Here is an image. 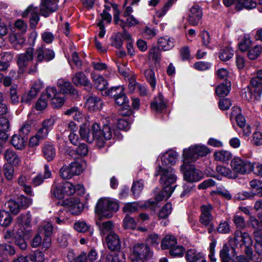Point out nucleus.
<instances>
[{
    "label": "nucleus",
    "instance_id": "obj_52",
    "mask_svg": "<svg viewBox=\"0 0 262 262\" xmlns=\"http://www.w3.org/2000/svg\"><path fill=\"white\" fill-rule=\"evenodd\" d=\"M242 231L236 230L234 233V238L230 241L231 245L235 247L242 246L243 245Z\"/></svg>",
    "mask_w": 262,
    "mask_h": 262
},
{
    "label": "nucleus",
    "instance_id": "obj_55",
    "mask_svg": "<svg viewBox=\"0 0 262 262\" xmlns=\"http://www.w3.org/2000/svg\"><path fill=\"white\" fill-rule=\"evenodd\" d=\"M47 105L48 100L46 98V95H41L36 102L35 108L37 111H42L47 107Z\"/></svg>",
    "mask_w": 262,
    "mask_h": 262
},
{
    "label": "nucleus",
    "instance_id": "obj_33",
    "mask_svg": "<svg viewBox=\"0 0 262 262\" xmlns=\"http://www.w3.org/2000/svg\"><path fill=\"white\" fill-rule=\"evenodd\" d=\"M5 159L9 162L8 164L17 165L19 162V159L16 153L11 149H7L5 154Z\"/></svg>",
    "mask_w": 262,
    "mask_h": 262
},
{
    "label": "nucleus",
    "instance_id": "obj_41",
    "mask_svg": "<svg viewBox=\"0 0 262 262\" xmlns=\"http://www.w3.org/2000/svg\"><path fill=\"white\" fill-rule=\"evenodd\" d=\"M262 52V46L257 45L250 49L248 53V57L250 59H256Z\"/></svg>",
    "mask_w": 262,
    "mask_h": 262
},
{
    "label": "nucleus",
    "instance_id": "obj_26",
    "mask_svg": "<svg viewBox=\"0 0 262 262\" xmlns=\"http://www.w3.org/2000/svg\"><path fill=\"white\" fill-rule=\"evenodd\" d=\"M150 106L153 111L157 112H161L166 108V104L164 100L163 97L161 94H159L156 97L154 100L151 102Z\"/></svg>",
    "mask_w": 262,
    "mask_h": 262
},
{
    "label": "nucleus",
    "instance_id": "obj_56",
    "mask_svg": "<svg viewBox=\"0 0 262 262\" xmlns=\"http://www.w3.org/2000/svg\"><path fill=\"white\" fill-rule=\"evenodd\" d=\"M229 248L226 244H224L221 250L220 255L222 262H229Z\"/></svg>",
    "mask_w": 262,
    "mask_h": 262
},
{
    "label": "nucleus",
    "instance_id": "obj_40",
    "mask_svg": "<svg viewBox=\"0 0 262 262\" xmlns=\"http://www.w3.org/2000/svg\"><path fill=\"white\" fill-rule=\"evenodd\" d=\"M233 55V51L229 48H225L220 50L219 58L222 61H227Z\"/></svg>",
    "mask_w": 262,
    "mask_h": 262
},
{
    "label": "nucleus",
    "instance_id": "obj_43",
    "mask_svg": "<svg viewBox=\"0 0 262 262\" xmlns=\"http://www.w3.org/2000/svg\"><path fill=\"white\" fill-rule=\"evenodd\" d=\"M74 228L77 232H85L89 230L90 226L84 221H78L74 223Z\"/></svg>",
    "mask_w": 262,
    "mask_h": 262
},
{
    "label": "nucleus",
    "instance_id": "obj_60",
    "mask_svg": "<svg viewBox=\"0 0 262 262\" xmlns=\"http://www.w3.org/2000/svg\"><path fill=\"white\" fill-rule=\"evenodd\" d=\"M59 173L63 179H70L73 177L68 165L63 166L60 170Z\"/></svg>",
    "mask_w": 262,
    "mask_h": 262
},
{
    "label": "nucleus",
    "instance_id": "obj_24",
    "mask_svg": "<svg viewBox=\"0 0 262 262\" xmlns=\"http://www.w3.org/2000/svg\"><path fill=\"white\" fill-rule=\"evenodd\" d=\"M73 83L77 86H90L91 82L85 74L81 72L76 73L72 78Z\"/></svg>",
    "mask_w": 262,
    "mask_h": 262
},
{
    "label": "nucleus",
    "instance_id": "obj_48",
    "mask_svg": "<svg viewBox=\"0 0 262 262\" xmlns=\"http://www.w3.org/2000/svg\"><path fill=\"white\" fill-rule=\"evenodd\" d=\"M143 187L144 184L142 180L134 182L132 187V191L135 197H138Z\"/></svg>",
    "mask_w": 262,
    "mask_h": 262
},
{
    "label": "nucleus",
    "instance_id": "obj_59",
    "mask_svg": "<svg viewBox=\"0 0 262 262\" xmlns=\"http://www.w3.org/2000/svg\"><path fill=\"white\" fill-rule=\"evenodd\" d=\"M201 253V252H199L195 249H189L186 252V257L188 262H194L195 259Z\"/></svg>",
    "mask_w": 262,
    "mask_h": 262
},
{
    "label": "nucleus",
    "instance_id": "obj_38",
    "mask_svg": "<svg viewBox=\"0 0 262 262\" xmlns=\"http://www.w3.org/2000/svg\"><path fill=\"white\" fill-rule=\"evenodd\" d=\"M52 194L56 198L59 199H63L64 196L62 184L59 185L56 182L53 184L51 188Z\"/></svg>",
    "mask_w": 262,
    "mask_h": 262
},
{
    "label": "nucleus",
    "instance_id": "obj_64",
    "mask_svg": "<svg viewBox=\"0 0 262 262\" xmlns=\"http://www.w3.org/2000/svg\"><path fill=\"white\" fill-rule=\"evenodd\" d=\"M29 256L30 260L33 262H43L45 260L44 255L41 251H36Z\"/></svg>",
    "mask_w": 262,
    "mask_h": 262
},
{
    "label": "nucleus",
    "instance_id": "obj_37",
    "mask_svg": "<svg viewBox=\"0 0 262 262\" xmlns=\"http://www.w3.org/2000/svg\"><path fill=\"white\" fill-rule=\"evenodd\" d=\"M12 219L10 214L4 210H0V225L7 227L10 225Z\"/></svg>",
    "mask_w": 262,
    "mask_h": 262
},
{
    "label": "nucleus",
    "instance_id": "obj_25",
    "mask_svg": "<svg viewBox=\"0 0 262 262\" xmlns=\"http://www.w3.org/2000/svg\"><path fill=\"white\" fill-rule=\"evenodd\" d=\"M158 45L162 50L168 51L174 47V39L168 36L161 37L158 39Z\"/></svg>",
    "mask_w": 262,
    "mask_h": 262
},
{
    "label": "nucleus",
    "instance_id": "obj_7",
    "mask_svg": "<svg viewBox=\"0 0 262 262\" xmlns=\"http://www.w3.org/2000/svg\"><path fill=\"white\" fill-rule=\"evenodd\" d=\"M230 166L233 172L237 176L238 174H244L251 172L253 164L241 158L235 157L231 160Z\"/></svg>",
    "mask_w": 262,
    "mask_h": 262
},
{
    "label": "nucleus",
    "instance_id": "obj_15",
    "mask_svg": "<svg viewBox=\"0 0 262 262\" xmlns=\"http://www.w3.org/2000/svg\"><path fill=\"white\" fill-rule=\"evenodd\" d=\"M58 0H41L40 6V13L45 17H48L51 13L57 10Z\"/></svg>",
    "mask_w": 262,
    "mask_h": 262
},
{
    "label": "nucleus",
    "instance_id": "obj_29",
    "mask_svg": "<svg viewBox=\"0 0 262 262\" xmlns=\"http://www.w3.org/2000/svg\"><path fill=\"white\" fill-rule=\"evenodd\" d=\"M96 225L98 226L101 235H104L112 231L114 227V224L111 221L102 222L100 220L96 221Z\"/></svg>",
    "mask_w": 262,
    "mask_h": 262
},
{
    "label": "nucleus",
    "instance_id": "obj_4",
    "mask_svg": "<svg viewBox=\"0 0 262 262\" xmlns=\"http://www.w3.org/2000/svg\"><path fill=\"white\" fill-rule=\"evenodd\" d=\"M243 97L249 102L259 101L262 94V81L254 77L251 78L250 85L244 89Z\"/></svg>",
    "mask_w": 262,
    "mask_h": 262
},
{
    "label": "nucleus",
    "instance_id": "obj_57",
    "mask_svg": "<svg viewBox=\"0 0 262 262\" xmlns=\"http://www.w3.org/2000/svg\"><path fill=\"white\" fill-rule=\"evenodd\" d=\"M172 205L170 203L166 204L161 209L159 213V216L160 218L167 217L171 212Z\"/></svg>",
    "mask_w": 262,
    "mask_h": 262
},
{
    "label": "nucleus",
    "instance_id": "obj_42",
    "mask_svg": "<svg viewBox=\"0 0 262 262\" xmlns=\"http://www.w3.org/2000/svg\"><path fill=\"white\" fill-rule=\"evenodd\" d=\"M105 262H125L124 255L121 252L114 255H108Z\"/></svg>",
    "mask_w": 262,
    "mask_h": 262
},
{
    "label": "nucleus",
    "instance_id": "obj_14",
    "mask_svg": "<svg viewBox=\"0 0 262 262\" xmlns=\"http://www.w3.org/2000/svg\"><path fill=\"white\" fill-rule=\"evenodd\" d=\"M64 204L67 206L71 213L75 215L80 214L84 208L83 204L78 198H71L64 201Z\"/></svg>",
    "mask_w": 262,
    "mask_h": 262
},
{
    "label": "nucleus",
    "instance_id": "obj_19",
    "mask_svg": "<svg viewBox=\"0 0 262 262\" xmlns=\"http://www.w3.org/2000/svg\"><path fill=\"white\" fill-rule=\"evenodd\" d=\"M30 15V22L31 28H35L39 20L37 7L31 5L23 12V16L26 17Z\"/></svg>",
    "mask_w": 262,
    "mask_h": 262
},
{
    "label": "nucleus",
    "instance_id": "obj_61",
    "mask_svg": "<svg viewBox=\"0 0 262 262\" xmlns=\"http://www.w3.org/2000/svg\"><path fill=\"white\" fill-rule=\"evenodd\" d=\"M252 143L256 146L262 145V133L257 131L255 132L252 135L251 140Z\"/></svg>",
    "mask_w": 262,
    "mask_h": 262
},
{
    "label": "nucleus",
    "instance_id": "obj_6",
    "mask_svg": "<svg viewBox=\"0 0 262 262\" xmlns=\"http://www.w3.org/2000/svg\"><path fill=\"white\" fill-rule=\"evenodd\" d=\"M35 60L36 63L34 68L30 70L29 73L33 74L37 70V63L43 61H49L52 60L55 57L54 52L48 48H46L43 45L38 47L34 53Z\"/></svg>",
    "mask_w": 262,
    "mask_h": 262
},
{
    "label": "nucleus",
    "instance_id": "obj_54",
    "mask_svg": "<svg viewBox=\"0 0 262 262\" xmlns=\"http://www.w3.org/2000/svg\"><path fill=\"white\" fill-rule=\"evenodd\" d=\"M112 45L117 49H120L122 47L123 41L122 40V35L120 33H118L111 38Z\"/></svg>",
    "mask_w": 262,
    "mask_h": 262
},
{
    "label": "nucleus",
    "instance_id": "obj_1",
    "mask_svg": "<svg viewBox=\"0 0 262 262\" xmlns=\"http://www.w3.org/2000/svg\"><path fill=\"white\" fill-rule=\"evenodd\" d=\"M79 134L81 138L91 143L95 142V144L99 148L104 146L105 141L111 139L112 131L108 125H105L102 128L97 123H94L91 129L85 126H81L79 129Z\"/></svg>",
    "mask_w": 262,
    "mask_h": 262
},
{
    "label": "nucleus",
    "instance_id": "obj_8",
    "mask_svg": "<svg viewBox=\"0 0 262 262\" xmlns=\"http://www.w3.org/2000/svg\"><path fill=\"white\" fill-rule=\"evenodd\" d=\"M46 95V98L51 100V105L54 108L61 107L65 101L64 95L60 93H57L56 89L53 86L46 88V91L42 94Z\"/></svg>",
    "mask_w": 262,
    "mask_h": 262
},
{
    "label": "nucleus",
    "instance_id": "obj_51",
    "mask_svg": "<svg viewBox=\"0 0 262 262\" xmlns=\"http://www.w3.org/2000/svg\"><path fill=\"white\" fill-rule=\"evenodd\" d=\"M112 7L114 10V19L116 24L119 25L122 28L125 27V22L119 19L120 12L118 9V6L116 4H112Z\"/></svg>",
    "mask_w": 262,
    "mask_h": 262
},
{
    "label": "nucleus",
    "instance_id": "obj_5",
    "mask_svg": "<svg viewBox=\"0 0 262 262\" xmlns=\"http://www.w3.org/2000/svg\"><path fill=\"white\" fill-rule=\"evenodd\" d=\"M209 152L208 148L203 145H195L183 150L184 163L194 162L199 156H205Z\"/></svg>",
    "mask_w": 262,
    "mask_h": 262
},
{
    "label": "nucleus",
    "instance_id": "obj_35",
    "mask_svg": "<svg viewBox=\"0 0 262 262\" xmlns=\"http://www.w3.org/2000/svg\"><path fill=\"white\" fill-rule=\"evenodd\" d=\"M214 157L216 161L221 162H226L230 160L232 158V154L227 150H220L214 153Z\"/></svg>",
    "mask_w": 262,
    "mask_h": 262
},
{
    "label": "nucleus",
    "instance_id": "obj_30",
    "mask_svg": "<svg viewBox=\"0 0 262 262\" xmlns=\"http://www.w3.org/2000/svg\"><path fill=\"white\" fill-rule=\"evenodd\" d=\"M177 245L176 238L172 235H167L162 240L161 247L162 249L170 250Z\"/></svg>",
    "mask_w": 262,
    "mask_h": 262
},
{
    "label": "nucleus",
    "instance_id": "obj_45",
    "mask_svg": "<svg viewBox=\"0 0 262 262\" xmlns=\"http://www.w3.org/2000/svg\"><path fill=\"white\" fill-rule=\"evenodd\" d=\"M144 75L147 81L149 82L151 86L154 89L156 85V79L155 73L151 69H147L145 71Z\"/></svg>",
    "mask_w": 262,
    "mask_h": 262
},
{
    "label": "nucleus",
    "instance_id": "obj_62",
    "mask_svg": "<svg viewBox=\"0 0 262 262\" xmlns=\"http://www.w3.org/2000/svg\"><path fill=\"white\" fill-rule=\"evenodd\" d=\"M17 202L19 203L20 210L22 208H26L29 207L32 204V200L30 198L21 196L17 199Z\"/></svg>",
    "mask_w": 262,
    "mask_h": 262
},
{
    "label": "nucleus",
    "instance_id": "obj_49",
    "mask_svg": "<svg viewBox=\"0 0 262 262\" xmlns=\"http://www.w3.org/2000/svg\"><path fill=\"white\" fill-rule=\"evenodd\" d=\"M39 231L45 236H51L53 232V226L50 223L48 222H45L39 228Z\"/></svg>",
    "mask_w": 262,
    "mask_h": 262
},
{
    "label": "nucleus",
    "instance_id": "obj_28",
    "mask_svg": "<svg viewBox=\"0 0 262 262\" xmlns=\"http://www.w3.org/2000/svg\"><path fill=\"white\" fill-rule=\"evenodd\" d=\"M10 127V123L8 119L6 117L0 118V139L6 141L8 135L7 132Z\"/></svg>",
    "mask_w": 262,
    "mask_h": 262
},
{
    "label": "nucleus",
    "instance_id": "obj_31",
    "mask_svg": "<svg viewBox=\"0 0 262 262\" xmlns=\"http://www.w3.org/2000/svg\"><path fill=\"white\" fill-rule=\"evenodd\" d=\"M92 79L97 89L103 91L107 88L108 83L101 75L92 74Z\"/></svg>",
    "mask_w": 262,
    "mask_h": 262
},
{
    "label": "nucleus",
    "instance_id": "obj_13",
    "mask_svg": "<svg viewBox=\"0 0 262 262\" xmlns=\"http://www.w3.org/2000/svg\"><path fill=\"white\" fill-rule=\"evenodd\" d=\"M178 157V154L176 151L173 150H168L164 154H163L161 156V160L162 162V165H159L156 169L159 167L161 166L165 170H170L172 169V171L174 173V171L173 169L171 168H165L164 167L165 166H168L169 165H174L177 161ZM175 175V173H174Z\"/></svg>",
    "mask_w": 262,
    "mask_h": 262
},
{
    "label": "nucleus",
    "instance_id": "obj_2",
    "mask_svg": "<svg viewBox=\"0 0 262 262\" xmlns=\"http://www.w3.org/2000/svg\"><path fill=\"white\" fill-rule=\"evenodd\" d=\"M161 175L160 183L164 188L156 196L155 201H148L146 204L147 206H154L164 199H168L174 190V187L170 185L173 184L177 179L172 169L165 170L161 166H159L156 170L155 176Z\"/></svg>",
    "mask_w": 262,
    "mask_h": 262
},
{
    "label": "nucleus",
    "instance_id": "obj_9",
    "mask_svg": "<svg viewBox=\"0 0 262 262\" xmlns=\"http://www.w3.org/2000/svg\"><path fill=\"white\" fill-rule=\"evenodd\" d=\"M151 256L149 247L144 244H137L133 247L130 258L131 259H146Z\"/></svg>",
    "mask_w": 262,
    "mask_h": 262
},
{
    "label": "nucleus",
    "instance_id": "obj_53",
    "mask_svg": "<svg viewBox=\"0 0 262 262\" xmlns=\"http://www.w3.org/2000/svg\"><path fill=\"white\" fill-rule=\"evenodd\" d=\"M184 251L183 246L177 245L169 250V254L172 257H181L183 255Z\"/></svg>",
    "mask_w": 262,
    "mask_h": 262
},
{
    "label": "nucleus",
    "instance_id": "obj_44",
    "mask_svg": "<svg viewBox=\"0 0 262 262\" xmlns=\"http://www.w3.org/2000/svg\"><path fill=\"white\" fill-rule=\"evenodd\" d=\"M6 208L9 209L14 214H17L20 210V206L17 201L10 200L5 204Z\"/></svg>",
    "mask_w": 262,
    "mask_h": 262
},
{
    "label": "nucleus",
    "instance_id": "obj_39",
    "mask_svg": "<svg viewBox=\"0 0 262 262\" xmlns=\"http://www.w3.org/2000/svg\"><path fill=\"white\" fill-rule=\"evenodd\" d=\"M15 253L14 248L10 245L3 244L0 245V256H7Z\"/></svg>",
    "mask_w": 262,
    "mask_h": 262
},
{
    "label": "nucleus",
    "instance_id": "obj_46",
    "mask_svg": "<svg viewBox=\"0 0 262 262\" xmlns=\"http://www.w3.org/2000/svg\"><path fill=\"white\" fill-rule=\"evenodd\" d=\"M148 58L156 62H159L161 59V52L156 47H152L148 51Z\"/></svg>",
    "mask_w": 262,
    "mask_h": 262
},
{
    "label": "nucleus",
    "instance_id": "obj_34",
    "mask_svg": "<svg viewBox=\"0 0 262 262\" xmlns=\"http://www.w3.org/2000/svg\"><path fill=\"white\" fill-rule=\"evenodd\" d=\"M231 89L230 82L226 81V83H222L219 85L216 88V93L219 97H225L227 96Z\"/></svg>",
    "mask_w": 262,
    "mask_h": 262
},
{
    "label": "nucleus",
    "instance_id": "obj_18",
    "mask_svg": "<svg viewBox=\"0 0 262 262\" xmlns=\"http://www.w3.org/2000/svg\"><path fill=\"white\" fill-rule=\"evenodd\" d=\"M261 181L258 180H253L250 182L251 191L250 192H245L242 194H237L235 196L237 199L244 200L245 198H250L256 195V193L259 190L260 185Z\"/></svg>",
    "mask_w": 262,
    "mask_h": 262
},
{
    "label": "nucleus",
    "instance_id": "obj_22",
    "mask_svg": "<svg viewBox=\"0 0 262 262\" xmlns=\"http://www.w3.org/2000/svg\"><path fill=\"white\" fill-rule=\"evenodd\" d=\"M106 243L108 248L112 250L119 249L120 247V240L118 235L111 232L106 237Z\"/></svg>",
    "mask_w": 262,
    "mask_h": 262
},
{
    "label": "nucleus",
    "instance_id": "obj_47",
    "mask_svg": "<svg viewBox=\"0 0 262 262\" xmlns=\"http://www.w3.org/2000/svg\"><path fill=\"white\" fill-rule=\"evenodd\" d=\"M68 166L73 176L79 175L83 171L82 165L78 162H72Z\"/></svg>",
    "mask_w": 262,
    "mask_h": 262
},
{
    "label": "nucleus",
    "instance_id": "obj_17",
    "mask_svg": "<svg viewBox=\"0 0 262 262\" xmlns=\"http://www.w3.org/2000/svg\"><path fill=\"white\" fill-rule=\"evenodd\" d=\"M212 207L210 204L204 205L201 206V215L200 217V223L206 227L210 225L212 220L211 211Z\"/></svg>",
    "mask_w": 262,
    "mask_h": 262
},
{
    "label": "nucleus",
    "instance_id": "obj_3",
    "mask_svg": "<svg viewBox=\"0 0 262 262\" xmlns=\"http://www.w3.org/2000/svg\"><path fill=\"white\" fill-rule=\"evenodd\" d=\"M119 209L118 203L112 199L103 198L100 199L95 207V213L99 217L111 218L113 215V213Z\"/></svg>",
    "mask_w": 262,
    "mask_h": 262
},
{
    "label": "nucleus",
    "instance_id": "obj_12",
    "mask_svg": "<svg viewBox=\"0 0 262 262\" xmlns=\"http://www.w3.org/2000/svg\"><path fill=\"white\" fill-rule=\"evenodd\" d=\"M184 179L188 182H196L203 178V174L201 170L194 165H190L183 172Z\"/></svg>",
    "mask_w": 262,
    "mask_h": 262
},
{
    "label": "nucleus",
    "instance_id": "obj_20",
    "mask_svg": "<svg viewBox=\"0 0 262 262\" xmlns=\"http://www.w3.org/2000/svg\"><path fill=\"white\" fill-rule=\"evenodd\" d=\"M57 86L60 90V93L77 95V92L74 89L71 83L64 79L60 78L58 80Z\"/></svg>",
    "mask_w": 262,
    "mask_h": 262
},
{
    "label": "nucleus",
    "instance_id": "obj_16",
    "mask_svg": "<svg viewBox=\"0 0 262 262\" xmlns=\"http://www.w3.org/2000/svg\"><path fill=\"white\" fill-rule=\"evenodd\" d=\"M34 49L28 48L24 53L19 54L17 56V64L19 69H24L32 61L34 57Z\"/></svg>",
    "mask_w": 262,
    "mask_h": 262
},
{
    "label": "nucleus",
    "instance_id": "obj_32",
    "mask_svg": "<svg viewBox=\"0 0 262 262\" xmlns=\"http://www.w3.org/2000/svg\"><path fill=\"white\" fill-rule=\"evenodd\" d=\"M11 144L16 149L22 150L26 146V141L24 137L15 134L12 137Z\"/></svg>",
    "mask_w": 262,
    "mask_h": 262
},
{
    "label": "nucleus",
    "instance_id": "obj_36",
    "mask_svg": "<svg viewBox=\"0 0 262 262\" xmlns=\"http://www.w3.org/2000/svg\"><path fill=\"white\" fill-rule=\"evenodd\" d=\"M216 170L219 174L225 177L231 179L237 178V175L235 173H233V171L228 167L218 165L216 166Z\"/></svg>",
    "mask_w": 262,
    "mask_h": 262
},
{
    "label": "nucleus",
    "instance_id": "obj_58",
    "mask_svg": "<svg viewBox=\"0 0 262 262\" xmlns=\"http://www.w3.org/2000/svg\"><path fill=\"white\" fill-rule=\"evenodd\" d=\"M123 226L125 229H134L136 227V222L133 217L126 215L123 220Z\"/></svg>",
    "mask_w": 262,
    "mask_h": 262
},
{
    "label": "nucleus",
    "instance_id": "obj_23",
    "mask_svg": "<svg viewBox=\"0 0 262 262\" xmlns=\"http://www.w3.org/2000/svg\"><path fill=\"white\" fill-rule=\"evenodd\" d=\"M102 104L100 98L96 96H91L87 99L85 107L91 111H97L102 108Z\"/></svg>",
    "mask_w": 262,
    "mask_h": 262
},
{
    "label": "nucleus",
    "instance_id": "obj_11",
    "mask_svg": "<svg viewBox=\"0 0 262 262\" xmlns=\"http://www.w3.org/2000/svg\"><path fill=\"white\" fill-rule=\"evenodd\" d=\"M202 16L201 8L199 5H195L188 11L187 21L191 26H197L202 21Z\"/></svg>",
    "mask_w": 262,
    "mask_h": 262
},
{
    "label": "nucleus",
    "instance_id": "obj_50",
    "mask_svg": "<svg viewBox=\"0 0 262 262\" xmlns=\"http://www.w3.org/2000/svg\"><path fill=\"white\" fill-rule=\"evenodd\" d=\"M62 189L64 196L73 195L76 191L75 186L69 182L62 184Z\"/></svg>",
    "mask_w": 262,
    "mask_h": 262
},
{
    "label": "nucleus",
    "instance_id": "obj_21",
    "mask_svg": "<svg viewBox=\"0 0 262 262\" xmlns=\"http://www.w3.org/2000/svg\"><path fill=\"white\" fill-rule=\"evenodd\" d=\"M29 230H24L22 228H20L16 232V235L14 238L15 245L19 247L21 250H25L27 247V244L25 241V237L28 236V232Z\"/></svg>",
    "mask_w": 262,
    "mask_h": 262
},
{
    "label": "nucleus",
    "instance_id": "obj_10",
    "mask_svg": "<svg viewBox=\"0 0 262 262\" xmlns=\"http://www.w3.org/2000/svg\"><path fill=\"white\" fill-rule=\"evenodd\" d=\"M105 94L114 97L116 103L119 105L122 106L128 104V99L124 93V88L122 86L112 88L107 91H105Z\"/></svg>",
    "mask_w": 262,
    "mask_h": 262
},
{
    "label": "nucleus",
    "instance_id": "obj_27",
    "mask_svg": "<svg viewBox=\"0 0 262 262\" xmlns=\"http://www.w3.org/2000/svg\"><path fill=\"white\" fill-rule=\"evenodd\" d=\"M44 157L48 161H52L56 156V149L54 145L49 143H46L42 147Z\"/></svg>",
    "mask_w": 262,
    "mask_h": 262
},
{
    "label": "nucleus",
    "instance_id": "obj_63",
    "mask_svg": "<svg viewBox=\"0 0 262 262\" xmlns=\"http://www.w3.org/2000/svg\"><path fill=\"white\" fill-rule=\"evenodd\" d=\"M35 91L31 89L27 93L24 94L21 98V101L26 103H30L31 101L37 96Z\"/></svg>",
    "mask_w": 262,
    "mask_h": 262
}]
</instances>
